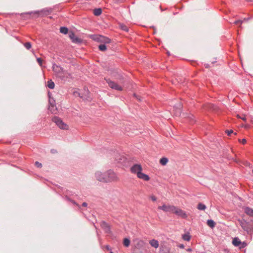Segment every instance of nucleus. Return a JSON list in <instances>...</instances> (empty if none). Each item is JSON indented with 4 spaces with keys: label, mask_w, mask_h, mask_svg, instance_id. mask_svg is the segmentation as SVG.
I'll list each match as a JSON object with an SVG mask.
<instances>
[{
    "label": "nucleus",
    "mask_w": 253,
    "mask_h": 253,
    "mask_svg": "<svg viewBox=\"0 0 253 253\" xmlns=\"http://www.w3.org/2000/svg\"><path fill=\"white\" fill-rule=\"evenodd\" d=\"M116 3H123L126 0H114Z\"/></svg>",
    "instance_id": "obj_36"
},
{
    "label": "nucleus",
    "mask_w": 253,
    "mask_h": 253,
    "mask_svg": "<svg viewBox=\"0 0 253 253\" xmlns=\"http://www.w3.org/2000/svg\"><path fill=\"white\" fill-rule=\"evenodd\" d=\"M51 152L52 153H55L56 152V150H55V149H51Z\"/></svg>",
    "instance_id": "obj_40"
},
{
    "label": "nucleus",
    "mask_w": 253,
    "mask_h": 253,
    "mask_svg": "<svg viewBox=\"0 0 253 253\" xmlns=\"http://www.w3.org/2000/svg\"><path fill=\"white\" fill-rule=\"evenodd\" d=\"M87 206V204L86 203H85V202H84L82 204V206H83L84 207H86Z\"/></svg>",
    "instance_id": "obj_39"
},
{
    "label": "nucleus",
    "mask_w": 253,
    "mask_h": 253,
    "mask_svg": "<svg viewBox=\"0 0 253 253\" xmlns=\"http://www.w3.org/2000/svg\"><path fill=\"white\" fill-rule=\"evenodd\" d=\"M232 243L235 246L238 247L241 244L242 242L239 238H235L232 241Z\"/></svg>",
    "instance_id": "obj_18"
},
{
    "label": "nucleus",
    "mask_w": 253,
    "mask_h": 253,
    "mask_svg": "<svg viewBox=\"0 0 253 253\" xmlns=\"http://www.w3.org/2000/svg\"><path fill=\"white\" fill-rule=\"evenodd\" d=\"M24 46L27 49H30L31 48L32 45L30 42H26L24 44Z\"/></svg>",
    "instance_id": "obj_28"
},
{
    "label": "nucleus",
    "mask_w": 253,
    "mask_h": 253,
    "mask_svg": "<svg viewBox=\"0 0 253 253\" xmlns=\"http://www.w3.org/2000/svg\"><path fill=\"white\" fill-rule=\"evenodd\" d=\"M123 159H125V157H123V158L120 159L121 160H122Z\"/></svg>",
    "instance_id": "obj_43"
},
{
    "label": "nucleus",
    "mask_w": 253,
    "mask_h": 253,
    "mask_svg": "<svg viewBox=\"0 0 253 253\" xmlns=\"http://www.w3.org/2000/svg\"><path fill=\"white\" fill-rule=\"evenodd\" d=\"M158 209L165 212H171L173 213L174 210L175 209V207L164 204L162 206H159Z\"/></svg>",
    "instance_id": "obj_7"
},
{
    "label": "nucleus",
    "mask_w": 253,
    "mask_h": 253,
    "mask_svg": "<svg viewBox=\"0 0 253 253\" xmlns=\"http://www.w3.org/2000/svg\"><path fill=\"white\" fill-rule=\"evenodd\" d=\"M52 121L54 122L60 128L62 129H68V126L64 123L59 117L55 116L52 119Z\"/></svg>",
    "instance_id": "obj_2"
},
{
    "label": "nucleus",
    "mask_w": 253,
    "mask_h": 253,
    "mask_svg": "<svg viewBox=\"0 0 253 253\" xmlns=\"http://www.w3.org/2000/svg\"><path fill=\"white\" fill-rule=\"evenodd\" d=\"M102 9L101 8H95L93 10V14L95 16H99L102 13Z\"/></svg>",
    "instance_id": "obj_20"
},
{
    "label": "nucleus",
    "mask_w": 253,
    "mask_h": 253,
    "mask_svg": "<svg viewBox=\"0 0 253 253\" xmlns=\"http://www.w3.org/2000/svg\"><path fill=\"white\" fill-rule=\"evenodd\" d=\"M52 69L53 71L56 73H59L63 70L62 68L59 66H58L56 64H53Z\"/></svg>",
    "instance_id": "obj_15"
},
{
    "label": "nucleus",
    "mask_w": 253,
    "mask_h": 253,
    "mask_svg": "<svg viewBox=\"0 0 253 253\" xmlns=\"http://www.w3.org/2000/svg\"><path fill=\"white\" fill-rule=\"evenodd\" d=\"M52 11L53 9L51 8H45L42 9L41 10L35 11L34 12H32L31 13L38 14L42 17H44L50 14L52 12Z\"/></svg>",
    "instance_id": "obj_3"
},
{
    "label": "nucleus",
    "mask_w": 253,
    "mask_h": 253,
    "mask_svg": "<svg viewBox=\"0 0 253 253\" xmlns=\"http://www.w3.org/2000/svg\"><path fill=\"white\" fill-rule=\"evenodd\" d=\"M137 176L138 178L143 179L145 181H148L150 180V177L148 175L145 174L142 171H139L138 173H137Z\"/></svg>",
    "instance_id": "obj_13"
},
{
    "label": "nucleus",
    "mask_w": 253,
    "mask_h": 253,
    "mask_svg": "<svg viewBox=\"0 0 253 253\" xmlns=\"http://www.w3.org/2000/svg\"><path fill=\"white\" fill-rule=\"evenodd\" d=\"M191 235L188 232L182 235V239L186 241H189L191 239Z\"/></svg>",
    "instance_id": "obj_19"
},
{
    "label": "nucleus",
    "mask_w": 253,
    "mask_h": 253,
    "mask_svg": "<svg viewBox=\"0 0 253 253\" xmlns=\"http://www.w3.org/2000/svg\"><path fill=\"white\" fill-rule=\"evenodd\" d=\"M242 23H243V21L240 20H236L234 22V23L236 25L241 24Z\"/></svg>",
    "instance_id": "obj_34"
},
{
    "label": "nucleus",
    "mask_w": 253,
    "mask_h": 253,
    "mask_svg": "<svg viewBox=\"0 0 253 253\" xmlns=\"http://www.w3.org/2000/svg\"><path fill=\"white\" fill-rule=\"evenodd\" d=\"M105 80L109 87L111 88L119 91L123 90V87L119 85L116 83L111 81L110 79H105Z\"/></svg>",
    "instance_id": "obj_4"
},
{
    "label": "nucleus",
    "mask_w": 253,
    "mask_h": 253,
    "mask_svg": "<svg viewBox=\"0 0 253 253\" xmlns=\"http://www.w3.org/2000/svg\"><path fill=\"white\" fill-rule=\"evenodd\" d=\"M60 32L64 34H67L68 33V29L66 27H61L60 29Z\"/></svg>",
    "instance_id": "obj_24"
},
{
    "label": "nucleus",
    "mask_w": 253,
    "mask_h": 253,
    "mask_svg": "<svg viewBox=\"0 0 253 253\" xmlns=\"http://www.w3.org/2000/svg\"><path fill=\"white\" fill-rule=\"evenodd\" d=\"M47 86L50 89H53L55 86L54 83L51 80H50L47 81Z\"/></svg>",
    "instance_id": "obj_21"
},
{
    "label": "nucleus",
    "mask_w": 253,
    "mask_h": 253,
    "mask_svg": "<svg viewBox=\"0 0 253 253\" xmlns=\"http://www.w3.org/2000/svg\"><path fill=\"white\" fill-rule=\"evenodd\" d=\"M100 227L104 230V232L107 234H110L111 232L110 226L109 225L104 221H102L100 222Z\"/></svg>",
    "instance_id": "obj_10"
},
{
    "label": "nucleus",
    "mask_w": 253,
    "mask_h": 253,
    "mask_svg": "<svg viewBox=\"0 0 253 253\" xmlns=\"http://www.w3.org/2000/svg\"><path fill=\"white\" fill-rule=\"evenodd\" d=\"M226 133L227 134L228 136H230L231 134L234 133L235 135H237L236 132H234V131L232 130H226Z\"/></svg>",
    "instance_id": "obj_29"
},
{
    "label": "nucleus",
    "mask_w": 253,
    "mask_h": 253,
    "mask_svg": "<svg viewBox=\"0 0 253 253\" xmlns=\"http://www.w3.org/2000/svg\"><path fill=\"white\" fill-rule=\"evenodd\" d=\"M120 27L122 30L126 31V32H128L129 30L128 27L123 24H120Z\"/></svg>",
    "instance_id": "obj_26"
},
{
    "label": "nucleus",
    "mask_w": 253,
    "mask_h": 253,
    "mask_svg": "<svg viewBox=\"0 0 253 253\" xmlns=\"http://www.w3.org/2000/svg\"><path fill=\"white\" fill-rule=\"evenodd\" d=\"M74 95L75 96L78 95V96H79L80 97H81L82 98H84L83 96L81 95V94L78 91H76L74 92Z\"/></svg>",
    "instance_id": "obj_32"
},
{
    "label": "nucleus",
    "mask_w": 253,
    "mask_h": 253,
    "mask_svg": "<svg viewBox=\"0 0 253 253\" xmlns=\"http://www.w3.org/2000/svg\"><path fill=\"white\" fill-rule=\"evenodd\" d=\"M134 96L135 97H136V98H137L139 100H140V101L141 100V99H140V98H137V95H136V94H135V93H134Z\"/></svg>",
    "instance_id": "obj_42"
},
{
    "label": "nucleus",
    "mask_w": 253,
    "mask_h": 253,
    "mask_svg": "<svg viewBox=\"0 0 253 253\" xmlns=\"http://www.w3.org/2000/svg\"><path fill=\"white\" fill-rule=\"evenodd\" d=\"M178 247L180 249H184V245L183 244H179L178 246Z\"/></svg>",
    "instance_id": "obj_38"
},
{
    "label": "nucleus",
    "mask_w": 253,
    "mask_h": 253,
    "mask_svg": "<svg viewBox=\"0 0 253 253\" xmlns=\"http://www.w3.org/2000/svg\"><path fill=\"white\" fill-rule=\"evenodd\" d=\"M99 49L101 51H104L106 50V46L105 44H100L98 46Z\"/></svg>",
    "instance_id": "obj_27"
},
{
    "label": "nucleus",
    "mask_w": 253,
    "mask_h": 253,
    "mask_svg": "<svg viewBox=\"0 0 253 253\" xmlns=\"http://www.w3.org/2000/svg\"><path fill=\"white\" fill-rule=\"evenodd\" d=\"M103 179V181H105V183H108L117 181L118 180V177L113 170L109 169L107 171V180L104 179Z\"/></svg>",
    "instance_id": "obj_1"
},
{
    "label": "nucleus",
    "mask_w": 253,
    "mask_h": 253,
    "mask_svg": "<svg viewBox=\"0 0 253 253\" xmlns=\"http://www.w3.org/2000/svg\"><path fill=\"white\" fill-rule=\"evenodd\" d=\"M87 93L88 94L89 93L88 90L86 91Z\"/></svg>",
    "instance_id": "obj_44"
},
{
    "label": "nucleus",
    "mask_w": 253,
    "mask_h": 253,
    "mask_svg": "<svg viewBox=\"0 0 253 253\" xmlns=\"http://www.w3.org/2000/svg\"><path fill=\"white\" fill-rule=\"evenodd\" d=\"M142 168L141 166L139 164H135L133 165L130 168V171L132 173L136 174L139 172V171H142Z\"/></svg>",
    "instance_id": "obj_11"
},
{
    "label": "nucleus",
    "mask_w": 253,
    "mask_h": 253,
    "mask_svg": "<svg viewBox=\"0 0 253 253\" xmlns=\"http://www.w3.org/2000/svg\"><path fill=\"white\" fill-rule=\"evenodd\" d=\"M95 41L98 42H103V44L109 43L111 42V40L108 38L102 36H96L94 39Z\"/></svg>",
    "instance_id": "obj_8"
},
{
    "label": "nucleus",
    "mask_w": 253,
    "mask_h": 253,
    "mask_svg": "<svg viewBox=\"0 0 253 253\" xmlns=\"http://www.w3.org/2000/svg\"><path fill=\"white\" fill-rule=\"evenodd\" d=\"M95 176L96 179L98 181L101 182L105 183V181H103V179L107 180V171L104 173H102L101 171H97L95 173Z\"/></svg>",
    "instance_id": "obj_6"
},
{
    "label": "nucleus",
    "mask_w": 253,
    "mask_h": 253,
    "mask_svg": "<svg viewBox=\"0 0 253 253\" xmlns=\"http://www.w3.org/2000/svg\"><path fill=\"white\" fill-rule=\"evenodd\" d=\"M48 95H49V106L48 107V110L52 114H55V113H56V111H57V108L55 106V101L53 98L51 99L50 94H49V92H48Z\"/></svg>",
    "instance_id": "obj_5"
},
{
    "label": "nucleus",
    "mask_w": 253,
    "mask_h": 253,
    "mask_svg": "<svg viewBox=\"0 0 253 253\" xmlns=\"http://www.w3.org/2000/svg\"><path fill=\"white\" fill-rule=\"evenodd\" d=\"M35 166H36L37 168H41L42 167V163L37 161L35 163Z\"/></svg>",
    "instance_id": "obj_31"
},
{
    "label": "nucleus",
    "mask_w": 253,
    "mask_h": 253,
    "mask_svg": "<svg viewBox=\"0 0 253 253\" xmlns=\"http://www.w3.org/2000/svg\"><path fill=\"white\" fill-rule=\"evenodd\" d=\"M66 199H67L68 201H70V202H72L74 205H76V206H79V205H78V204H77V203H76L74 200H71L70 198H69V197H66Z\"/></svg>",
    "instance_id": "obj_30"
},
{
    "label": "nucleus",
    "mask_w": 253,
    "mask_h": 253,
    "mask_svg": "<svg viewBox=\"0 0 253 253\" xmlns=\"http://www.w3.org/2000/svg\"><path fill=\"white\" fill-rule=\"evenodd\" d=\"M245 213L250 217H253V209L249 207H246L244 208Z\"/></svg>",
    "instance_id": "obj_14"
},
{
    "label": "nucleus",
    "mask_w": 253,
    "mask_h": 253,
    "mask_svg": "<svg viewBox=\"0 0 253 253\" xmlns=\"http://www.w3.org/2000/svg\"><path fill=\"white\" fill-rule=\"evenodd\" d=\"M177 215L182 217L183 219H186L187 217V215L185 211H184L179 209L175 207V209L174 210L173 212Z\"/></svg>",
    "instance_id": "obj_9"
},
{
    "label": "nucleus",
    "mask_w": 253,
    "mask_h": 253,
    "mask_svg": "<svg viewBox=\"0 0 253 253\" xmlns=\"http://www.w3.org/2000/svg\"><path fill=\"white\" fill-rule=\"evenodd\" d=\"M239 141H240L241 143H242V144H246V142H247L246 139H245V138H243V139H241H241H239Z\"/></svg>",
    "instance_id": "obj_35"
},
{
    "label": "nucleus",
    "mask_w": 253,
    "mask_h": 253,
    "mask_svg": "<svg viewBox=\"0 0 253 253\" xmlns=\"http://www.w3.org/2000/svg\"><path fill=\"white\" fill-rule=\"evenodd\" d=\"M110 253H113L112 252H111Z\"/></svg>",
    "instance_id": "obj_45"
},
{
    "label": "nucleus",
    "mask_w": 253,
    "mask_h": 253,
    "mask_svg": "<svg viewBox=\"0 0 253 253\" xmlns=\"http://www.w3.org/2000/svg\"><path fill=\"white\" fill-rule=\"evenodd\" d=\"M69 37L74 43H80L82 42V40L77 37L74 32H71L69 34Z\"/></svg>",
    "instance_id": "obj_12"
},
{
    "label": "nucleus",
    "mask_w": 253,
    "mask_h": 253,
    "mask_svg": "<svg viewBox=\"0 0 253 253\" xmlns=\"http://www.w3.org/2000/svg\"><path fill=\"white\" fill-rule=\"evenodd\" d=\"M106 249L107 250H110V248L109 247V246L108 245H106V247H105Z\"/></svg>",
    "instance_id": "obj_41"
},
{
    "label": "nucleus",
    "mask_w": 253,
    "mask_h": 253,
    "mask_svg": "<svg viewBox=\"0 0 253 253\" xmlns=\"http://www.w3.org/2000/svg\"><path fill=\"white\" fill-rule=\"evenodd\" d=\"M168 162V158H167L166 157H163L162 158H161L160 159V163L162 166H165L167 164Z\"/></svg>",
    "instance_id": "obj_23"
},
{
    "label": "nucleus",
    "mask_w": 253,
    "mask_h": 253,
    "mask_svg": "<svg viewBox=\"0 0 253 253\" xmlns=\"http://www.w3.org/2000/svg\"><path fill=\"white\" fill-rule=\"evenodd\" d=\"M151 246L155 248H157L159 247V242L157 240L152 239L149 241Z\"/></svg>",
    "instance_id": "obj_16"
},
{
    "label": "nucleus",
    "mask_w": 253,
    "mask_h": 253,
    "mask_svg": "<svg viewBox=\"0 0 253 253\" xmlns=\"http://www.w3.org/2000/svg\"><path fill=\"white\" fill-rule=\"evenodd\" d=\"M150 198L153 201L155 202L157 200V198L155 196L152 195L150 197Z\"/></svg>",
    "instance_id": "obj_37"
},
{
    "label": "nucleus",
    "mask_w": 253,
    "mask_h": 253,
    "mask_svg": "<svg viewBox=\"0 0 253 253\" xmlns=\"http://www.w3.org/2000/svg\"><path fill=\"white\" fill-rule=\"evenodd\" d=\"M197 209L199 210L204 211L206 209V206L205 205L203 204L202 203H199L197 205Z\"/></svg>",
    "instance_id": "obj_22"
},
{
    "label": "nucleus",
    "mask_w": 253,
    "mask_h": 253,
    "mask_svg": "<svg viewBox=\"0 0 253 253\" xmlns=\"http://www.w3.org/2000/svg\"><path fill=\"white\" fill-rule=\"evenodd\" d=\"M130 241L128 238H125L123 241V244L125 247H128L130 245Z\"/></svg>",
    "instance_id": "obj_25"
},
{
    "label": "nucleus",
    "mask_w": 253,
    "mask_h": 253,
    "mask_svg": "<svg viewBox=\"0 0 253 253\" xmlns=\"http://www.w3.org/2000/svg\"><path fill=\"white\" fill-rule=\"evenodd\" d=\"M207 225L211 228H213L215 226V222L212 219H208L207 221Z\"/></svg>",
    "instance_id": "obj_17"
},
{
    "label": "nucleus",
    "mask_w": 253,
    "mask_h": 253,
    "mask_svg": "<svg viewBox=\"0 0 253 253\" xmlns=\"http://www.w3.org/2000/svg\"><path fill=\"white\" fill-rule=\"evenodd\" d=\"M37 62H38L39 64L42 66V60L41 58H37Z\"/></svg>",
    "instance_id": "obj_33"
}]
</instances>
